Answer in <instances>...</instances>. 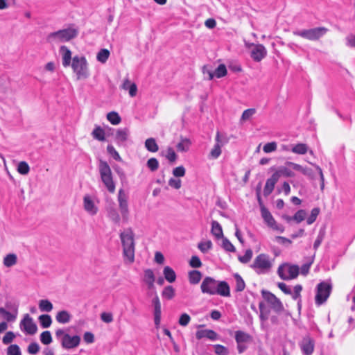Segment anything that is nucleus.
<instances>
[{
	"instance_id": "1",
	"label": "nucleus",
	"mask_w": 355,
	"mask_h": 355,
	"mask_svg": "<svg viewBox=\"0 0 355 355\" xmlns=\"http://www.w3.org/2000/svg\"><path fill=\"white\" fill-rule=\"evenodd\" d=\"M201 291L211 295H219L223 297L230 296V288L225 281H217L212 277H206L200 286Z\"/></svg>"
},
{
	"instance_id": "2",
	"label": "nucleus",
	"mask_w": 355,
	"mask_h": 355,
	"mask_svg": "<svg viewBox=\"0 0 355 355\" xmlns=\"http://www.w3.org/2000/svg\"><path fill=\"white\" fill-rule=\"evenodd\" d=\"M125 261L132 263L135 261V234L131 228H128L120 234Z\"/></svg>"
},
{
	"instance_id": "3",
	"label": "nucleus",
	"mask_w": 355,
	"mask_h": 355,
	"mask_svg": "<svg viewBox=\"0 0 355 355\" xmlns=\"http://www.w3.org/2000/svg\"><path fill=\"white\" fill-rule=\"evenodd\" d=\"M77 35L78 31L76 29L69 28L51 33L47 36L46 40L52 44L65 42L76 37Z\"/></svg>"
},
{
	"instance_id": "4",
	"label": "nucleus",
	"mask_w": 355,
	"mask_h": 355,
	"mask_svg": "<svg viewBox=\"0 0 355 355\" xmlns=\"http://www.w3.org/2000/svg\"><path fill=\"white\" fill-rule=\"evenodd\" d=\"M272 267V261L270 257L264 253L257 256L254 259L250 268L253 269L257 274H266L270 271Z\"/></svg>"
},
{
	"instance_id": "5",
	"label": "nucleus",
	"mask_w": 355,
	"mask_h": 355,
	"mask_svg": "<svg viewBox=\"0 0 355 355\" xmlns=\"http://www.w3.org/2000/svg\"><path fill=\"white\" fill-rule=\"evenodd\" d=\"M101 179L108 191L113 193L115 191V184L113 181L112 173L107 162L101 159L98 165Z\"/></svg>"
},
{
	"instance_id": "6",
	"label": "nucleus",
	"mask_w": 355,
	"mask_h": 355,
	"mask_svg": "<svg viewBox=\"0 0 355 355\" xmlns=\"http://www.w3.org/2000/svg\"><path fill=\"white\" fill-rule=\"evenodd\" d=\"M71 67L77 76V79H86L89 76L87 62L85 57L74 56L72 60Z\"/></svg>"
},
{
	"instance_id": "7",
	"label": "nucleus",
	"mask_w": 355,
	"mask_h": 355,
	"mask_svg": "<svg viewBox=\"0 0 355 355\" xmlns=\"http://www.w3.org/2000/svg\"><path fill=\"white\" fill-rule=\"evenodd\" d=\"M327 31V28L324 27H316L302 31H295L293 34L309 40H318L324 35Z\"/></svg>"
},
{
	"instance_id": "8",
	"label": "nucleus",
	"mask_w": 355,
	"mask_h": 355,
	"mask_svg": "<svg viewBox=\"0 0 355 355\" xmlns=\"http://www.w3.org/2000/svg\"><path fill=\"white\" fill-rule=\"evenodd\" d=\"M300 272V268L297 265L283 263L277 269L279 277L283 280H290L296 278Z\"/></svg>"
},
{
	"instance_id": "9",
	"label": "nucleus",
	"mask_w": 355,
	"mask_h": 355,
	"mask_svg": "<svg viewBox=\"0 0 355 355\" xmlns=\"http://www.w3.org/2000/svg\"><path fill=\"white\" fill-rule=\"evenodd\" d=\"M128 197L123 189H120L117 195V201L121 218L124 222L129 219Z\"/></svg>"
},
{
	"instance_id": "10",
	"label": "nucleus",
	"mask_w": 355,
	"mask_h": 355,
	"mask_svg": "<svg viewBox=\"0 0 355 355\" xmlns=\"http://www.w3.org/2000/svg\"><path fill=\"white\" fill-rule=\"evenodd\" d=\"M331 291V285L329 283L322 282L317 286V293L315 300L318 306L322 304L327 301Z\"/></svg>"
},
{
	"instance_id": "11",
	"label": "nucleus",
	"mask_w": 355,
	"mask_h": 355,
	"mask_svg": "<svg viewBox=\"0 0 355 355\" xmlns=\"http://www.w3.org/2000/svg\"><path fill=\"white\" fill-rule=\"evenodd\" d=\"M261 294L263 299L270 304L271 308L275 312L279 313L284 311L282 302L273 293L270 291L263 290L261 291Z\"/></svg>"
},
{
	"instance_id": "12",
	"label": "nucleus",
	"mask_w": 355,
	"mask_h": 355,
	"mask_svg": "<svg viewBox=\"0 0 355 355\" xmlns=\"http://www.w3.org/2000/svg\"><path fill=\"white\" fill-rule=\"evenodd\" d=\"M19 326L21 329L27 334L34 335L37 331L36 324L28 314L24 315V318L20 322Z\"/></svg>"
},
{
	"instance_id": "13",
	"label": "nucleus",
	"mask_w": 355,
	"mask_h": 355,
	"mask_svg": "<svg viewBox=\"0 0 355 355\" xmlns=\"http://www.w3.org/2000/svg\"><path fill=\"white\" fill-rule=\"evenodd\" d=\"M250 47L252 48L250 56L255 62H260L267 55V50L262 44H251Z\"/></svg>"
},
{
	"instance_id": "14",
	"label": "nucleus",
	"mask_w": 355,
	"mask_h": 355,
	"mask_svg": "<svg viewBox=\"0 0 355 355\" xmlns=\"http://www.w3.org/2000/svg\"><path fill=\"white\" fill-rule=\"evenodd\" d=\"M80 338L79 336H71L69 334L64 335L61 338V345L64 349H72L79 345Z\"/></svg>"
},
{
	"instance_id": "15",
	"label": "nucleus",
	"mask_w": 355,
	"mask_h": 355,
	"mask_svg": "<svg viewBox=\"0 0 355 355\" xmlns=\"http://www.w3.org/2000/svg\"><path fill=\"white\" fill-rule=\"evenodd\" d=\"M106 212L110 220L116 225H119L121 221V216L119 211L115 207V204L112 202L106 207Z\"/></svg>"
},
{
	"instance_id": "16",
	"label": "nucleus",
	"mask_w": 355,
	"mask_h": 355,
	"mask_svg": "<svg viewBox=\"0 0 355 355\" xmlns=\"http://www.w3.org/2000/svg\"><path fill=\"white\" fill-rule=\"evenodd\" d=\"M261 216L263 218L264 221L268 224V225L272 227L274 230H279L280 232H283V229H279L278 226L276 224V222L271 215L270 212L266 209L264 206H261Z\"/></svg>"
},
{
	"instance_id": "17",
	"label": "nucleus",
	"mask_w": 355,
	"mask_h": 355,
	"mask_svg": "<svg viewBox=\"0 0 355 355\" xmlns=\"http://www.w3.org/2000/svg\"><path fill=\"white\" fill-rule=\"evenodd\" d=\"M304 355H311L314 350V340L309 336L303 338L300 344Z\"/></svg>"
},
{
	"instance_id": "18",
	"label": "nucleus",
	"mask_w": 355,
	"mask_h": 355,
	"mask_svg": "<svg viewBox=\"0 0 355 355\" xmlns=\"http://www.w3.org/2000/svg\"><path fill=\"white\" fill-rule=\"evenodd\" d=\"M83 207L85 210L92 216L96 215L98 211V207L89 195H85L83 198Z\"/></svg>"
},
{
	"instance_id": "19",
	"label": "nucleus",
	"mask_w": 355,
	"mask_h": 355,
	"mask_svg": "<svg viewBox=\"0 0 355 355\" xmlns=\"http://www.w3.org/2000/svg\"><path fill=\"white\" fill-rule=\"evenodd\" d=\"M153 305L154 306V322L155 325L157 329L159 327L160 322H161V304L159 299L157 295H155V297L153 298Z\"/></svg>"
},
{
	"instance_id": "20",
	"label": "nucleus",
	"mask_w": 355,
	"mask_h": 355,
	"mask_svg": "<svg viewBox=\"0 0 355 355\" xmlns=\"http://www.w3.org/2000/svg\"><path fill=\"white\" fill-rule=\"evenodd\" d=\"M288 166H281L278 167V168L275 171L272 175L277 179L278 181L281 177L285 178H293L295 174L293 171H292L288 167Z\"/></svg>"
},
{
	"instance_id": "21",
	"label": "nucleus",
	"mask_w": 355,
	"mask_h": 355,
	"mask_svg": "<svg viewBox=\"0 0 355 355\" xmlns=\"http://www.w3.org/2000/svg\"><path fill=\"white\" fill-rule=\"evenodd\" d=\"M60 52L62 55V62L64 67H69L71 64V52L65 46H62L60 49Z\"/></svg>"
},
{
	"instance_id": "22",
	"label": "nucleus",
	"mask_w": 355,
	"mask_h": 355,
	"mask_svg": "<svg viewBox=\"0 0 355 355\" xmlns=\"http://www.w3.org/2000/svg\"><path fill=\"white\" fill-rule=\"evenodd\" d=\"M196 338L200 340L202 338H207L211 340L217 339V334L211 329L198 330L196 334Z\"/></svg>"
},
{
	"instance_id": "23",
	"label": "nucleus",
	"mask_w": 355,
	"mask_h": 355,
	"mask_svg": "<svg viewBox=\"0 0 355 355\" xmlns=\"http://www.w3.org/2000/svg\"><path fill=\"white\" fill-rule=\"evenodd\" d=\"M155 277L151 269H146L144 271V282L147 284L148 289L154 288Z\"/></svg>"
},
{
	"instance_id": "24",
	"label": "nucleus",
	"mask_w": 355,
	"mask_h": 355,
	"mask_svg": "<svg viewBox=\"0 0 355 355\" xmlns=\"http://www.w3.org/2000/svg\"><path fill=\"white\" fill-rule=\"evenodd\" d=\"M0 313L3 315L7 322H14L17 316L18 307H14V312H9L5 308L0 307Z\"/></svg>"
},
{
	"instance_id": "25",
	"label": "nucleus",
	"mask_w": 355,
	"mask_h": 355,
	"mask_svg": "<svg viewBox=\"0 0 355 355\" xmlns=\"http://www.w3.org/2000/svg\"><path fill=\"white\" fill-rule=\"evenodd\" d=\"M130 132L128 128H119L116 132L115 140L117 144L123 143L127 141Z\"/></svg>"
},
{
	"instance_id": "26",
	"label": "nucleus",
	"mask_w": 355,
	"mask_h": 355,
	"mask_svg": "<svg viewBox=\"0 0 355 355\" xmlns=\"http://www.w3.org/2000/svg\"><path fill=\"white\" fill-rule=\"evenodd\" d=\"M277 182V179L272 175L270 178H268L266 180V185L263 189V195L265 196H269L272 192Z\"/></svg>"
},
{
	"instance_id": "27",
	"label": "nucleus",
	"mask_w": 355,
	"mask_h": 355,
	"mask_svg": "<svg viewBox=\"0 0 355 355\" xmlns=\"http://www.w3.org/2000/svg\"><path fill=\"white\" fill-rule=\"evenodd\" d=\"M235 340L236 343H249L252 341V336L242 331H236L235 333Z\"/></svg>"
},
{
	"instance_id": "28",
	"label": "nucleus",
	"mask_w": 355,
	"mask_h": 355,
	"mask_svg": "<svg viewBox=\"0 0 355 355\" xmlns=\"http://www.w3.org/2000/svg\"><path fill=\"white\" fill-rule=\"evenodd\" d=\"M211 232L216 239L223 238L222 227L219 223L216 220L211 222Z\"/></svg>"
},
{
	"instance_id": "29",
	"label": "nucleus",
	"mask_w": 355,
	"mask_h": 355,
	"mask_svg": "<svg viewBox=\"0 0 355 355\" xmlns=\"http://www.w3.org/2000/svg\"><path fill=\"white\" fill-rule=\"evenodd\" d=\"M71 317L68 311L63 310L57 313L55 318L59 323L65 324L70 321Z\"/></svg>"
},
{
	"instance_id": "30",
	"label": "nucleus",
	"mask_w": 355,
	"mask_h": 355,
	"mask_svg": "<svg viewBox=\"0 0 355 355\" xmlns=\"http://www.w3.org/2000/svg\"><path fill=\"white\" fill-rule=\"evenodd\" d=\"M163 274L164 278L170 283L174 282L176 279V274L175 271L169 266L164 267Z\"/></svg>"
},
{
	"instance_id": "31",
	"label": "nucleus",
	"mask_w": 355,
	"mask_h": 355,
	"mask_svg": "<svg viewBox=\"0 0 355 355\" xmlns=\"http://www.w3.org/2000/svg\"><path fill=\"white\" fill-rule=\"evenodd\" d=\"M145 148L151 153H156L159 150V146L153 137L148 138L145 141Z\"/></svg>"
},
{
	"instance_id": "32",
	"label": "nucleus",
	"mask_w": 355,
	"mask_h": 355,
	"mask_svg": "<svg viewBox=\"0 0 355 355\" xmlns=\"http://www.w3.org/2000/svg\"><path fill=\"white\" fill-rule=\"evenodd\" d=\"M17 257L14 253L7 254L3 259V264L6 267L10 268L17 263Z\"/></svg>"
},
{
	"instance_id": "33",
	"label": "nucleus",
	"mask_w": 355,
	"mask_h": 355,
	"mask_svg": "<svg viewBox=\"0 0 355 355\" xmlns=\"http://www.w3.org/2000/svg\"><path fill=\"white\" fill-rule=\"evenodd\" d=\"M202 278V273L199 270H191L189 272V280L191 284H197Z\"/></svg>"
},
{
	"instance_id": "34",
	"label": "nucleus",
	"mask_w": 355,
	"mask_h": 355,
	"mask_svg": "<svg viewBox=\"0 0 355 355\" xmlns=\"http://www.w3.org/2000/svg\"><path fill=\"white\" fill-rule=\"evenodd\" d=\"M92 135L98 141H103L105 140V131L101 126H96L92 132Z\"/></svg>"
},
{
	"instance_id": "35",
	"label": "nucleus",
	"mask_w": 355,
	"mask_h": 355,
	"mask_svg": "<svg viewBox=\"0 0 355 355\" xmlns=\"http://www.w3.org/2000/svg\"><path fill=\"white\" fill-rule=\"evenodd\" d=\"M291 151L295 154L304 155L309 151V148L306 144L300 143L295 145L292 148Z\"/></svg>"
},
{
	"instance_id": "36",
	"label": "nucleus",
	"mask_w": 355,
	"mask_h": 355,
	"mask_svg": "<svg viewBox=\"0 0 355 355\" xmlns=\"http://www.w3.org/2000/svg\"><path fill=\"white\" fill-rule=\"evenodd\" d=\"M191 146V141L187 138H181V141L177 144L176 148L178 151L187 152Z\"/></svg>"
},
{
	"instance_id": "37",
	"label": "nucleus",
	"mask_w": 355,
	"mask_h": 355,
	"mask_svg": "<svg viewBox=\"0 0 355 355\" xmlns=\"http://www.w3.org/2000/svg\"><path fill=\"white\" fill-rule=\"evenodd\" d=\"M53 308L52 303L48 300H41L39 302V309L41 311L50 312Z\"/></svg>"
},
{
	"instance_id": "38",
	"label": "nucleus",
	"mask_w": 355,
	"mask_h": 355,
	"mask_svg": "<svg viewBox=\"0 0 355 355\" xmlns=\"http://www.w3.org/2000/svg\"><path fill=\"white\" fill-rule=\"evenodd\" d=\"M235 281H236V291L241 292L245 289V284L243 278L238 273L234 274V275Z\"/></svg>"
},
{
	"instance_id": "39",
	"label": "nucleus",
	"mask_w": 355,
	"mask_h": 355,
	"mask_svg": "<svg viewBox=\"0 0 355 355\" xmlns=\"http://www.w3.org/2000/svg\"><path fill=\"white\" fill-rule=\"evenodd\" d=\"M162 296L166 300H171L175 296V289L172 286H166L162 292Z\"/></svg>"
},
{
	"instance_id": "40",
	"label": "nucleus",
	"mask_w": 355,
	"mask_h": 355,
	"mask_svg": "<svg viewBox=\"0 0 355 355\" xmlns=\"http://www.w3.org/2000/svg\"><path fill=\"white\" fill-rule=\"evenodd\" d=\"M227 71L226 67L223 64H220L218 67L214 71V77H216L218 78H223L227 75Z\"/></svg>"
},
{
	"instance_id": "41",
	"label": "nucleus",
	"mask_w": 355,
	"mask_h": 355,
	"mask_svg": "<svg viewBox=\"0 0 355 355\" xmlns=\"http://www.w3.org/2000/svg\"><path fill=\"white\" fill-rule=\"evenodd\" d=\"M107 119L113 125H118L121 121L119 114L114 111L107 114Z\"/></svg>"
},
{
	"instance_id": "42",
	"label": "nucleus",
	"mask_w": 355,
	"mask_h": 355,
	"mask_svg": "<svg viewBox=\"0 0 355 355\" xmlns=\"http://www.w3.org/2000/svg\"><path fill=\"white\" fill-rule=\"evenodd\" d=\"M38 319H39L40 325L43 328L49 327L52 323V320H51V316L47 314L41 315Z\"/></svg>"
},
{
	"instance_id": "43",
	"label": "nucleus",
	"mask_w": 355,
	"mask_h": 355,
	"mask_svg": "<svg viewBox=\"0 0 355 355\" xmlns=\"http://www.w3.org/2000/svg\"><path fill=\"white\" fill-rule=\"evenodd\" d=\"M110 56V51L106 49H103L97 53V60L101 63H105Z\"/></svg>"
},
{
	"instance_id": "44",
	"label": "nucleus",
	"mask_w": 355,
	"mask_h": 355,
	"mask_svg": "<svg viewBox=\"0 0 355 355\" xmlns=\"http://www.w3.org/2000/svg\"><path fill=\"white\" fill-rule=\"evenodd\" d=\"M255 113L256 110L254 108L245 110L241 115L240 121L243 122L249 120Z\"/></svg>"
},
{
	"instance_id": "45",
	"label": "nucleus",
	"mask_w": 355,
	"mask_h": 355,
	"mask_svg": "<svg viewBox=\"0 0 355 355\" xmlns=\"http://www.w3.org/2000/svg\"><path fill=\"white\" fill-rule=\"evenodd\" d=\"M40 341L44 345H49L52 342V336L49 331H43L40 335Z\"/></svg>"
},
{
	"instance_id": "46",
	"label": "nucleus",
	"mask_w": 355,
	"mask_h": 355,
	"mask_svg": "<svg viewBox=\"0 0 355 355\" xmlns=\"http://www.w3.org/2000/svg\"><path fill=\"white\" fill-rule=\"evenodd\" d=\"M198 249L202 253H207L212 248V243L211 241H207L205 242H200L198 245Z\"/></svg>"
},
{
	"instance_id": "47",
	"label": "nucleus",
	"mask_w": 355,
	"mask_h": 355,
	"mask_svg": "<svg viewBox=\"0 0 355 355\" xmlns=\"http://www.w3.org/2000/svg\"><path fill=\"white\" fill-rule=\"evenodd\" d=\"M146 166L151 171L153 172L158 169L159 162L156 158L152 157L147 161Z\"/></svg>"
},
{
	"instance_id": "48",
	"label": "nucleus",
	"mask_w": 355,
	"mask_h": 355,
	"mask_svg": "<svg viewBox=\"0 0 355 355\" xmlns=\"http://www.w3.org/2000/svg\"><path fill=\"white\" fill-rule=\"evenodd\" d=\"M17 171L21 175H26L30 171V167L26 162L22 161L19 163Z\"/></svg>"
},
{
	"instance_id": "49",
	"label": "nucleus",
	"mask_w": 355,
	"mask_h": 355,
	"mask_svg": "<svg viewBox=\"0 0 355 355\" xmlns=\"http://www.w3.org/2000/svg\"><path fill=\"white\" fill-rule=\"evenodd\" d=\"M252 254H253L252 250L251 249H248V250H246L245 254L243 256L239 257V260L242 263H247L252 259Z\"/></svg>"
},
{
	"instance_id": "50",
	"label": "nucleus",
	"mask_w": 355,
	"mask_h": 355,
	"mask_svg": "<svg viewBox=\"0 0 355 355\" xmlns=\"http://www.w3.org/2000/svg\"><path fill=\"white\" fill-rule=\"evenodd\" d=\"M221 146L215 144L214 148L210 151L209 157L211 159H217L221 154Z\"/></svg>"
},
{
	"instance_id": "51",
	"label": "nucleus",
	"mask_w": 355,
	"mask_h": 355,
	"mask_svg": "<svg viewBox=\"0 0 355 355\" xmlns=\"http://www.w3.org/2000/svg\"><path fill=\"white\" fill-rule=\"evenodd\" d=\"M214 347L217 355H228L230 353L228 349L223 345L217 344L214 345Z\"/></svg>"
},
{
	"instance_id": "52",
	"label": "nucleus",
	"mask_w": 355,
	"mask_h": 355,
	"mask_svg": "<svg viewBox=\"0 0 355 355\" xmlns=\"http://www.w3.org/2000/svg\"><path fill=\"white\" fill-rule=\"evenodd\" d=\"M320 213V209L318 207L313 208L311 210V215L308 217L306 220V223L308 225H311L315 222V220L317 218V216H318Z\"/></svg>"
},
{
	"instance_id": "53",
	"label": "nucleus",
	"mask_w": 355,
	"mask_h": 355,
	"mask_svg": "<svg viewBox=\"0 0 355 355\" xmlns=\"http://www.w3.org/2000/svg\"><path fill=\"white\" fill-rule=\"evenodd\" d=\"M107 153L112 155V157L116 161H121V157L119 155V153L115 150L113 146L108 145L107 146Z\"/></svg>"
},
{
	"instance_id": "54",
	"label": "nucleus",
	"mask_w": 355,
	"mask_h": 355,
	"mask_svg": "<svg viewBox=\"0 0 355 355\" xmlns=\"http://www.w3.org/2000/svg\"><path fill=\"white\" fill-rule=\"evenodd\" d=\"M7 355H21L20 348L17 345H11L7 349Z\"/></svg>"
},
{
	"instance_id": "55",
	"label": "nucleus",
	"mask_w": 355,
	"mask_h": 355,
	"mask_svg": "<svg viewBox=\"0 0 355 355\" xmlns=\"http://www.w3.org/2000/svg\"><path fill=\"white\" fill-rule=\"evenodd\" d=\"M306 215V211L303 209H300L295 214L293 220L296 221V223H300L304 220Z\"/></svg>"
},
{
	"instance_id": "56",
	"label": "nucleus",
	"mask_w": 355,
	"mask_h": 355,
	"mask_svg": "<svg viewBox=\"0 0 355 355\" xmlns=\"http://www.w3.org/2000/svg\"><path fill=\"white\" fill-rule=\"evenodd\" d=\"M223 248L228 252H234L236 251L235 247L232 244V243L227 239L223 238Z\"/></svg>"
},
{
	"instance_id": "57",
	"label": "nucleus",
	"mask_w": 355,
	"mask_h": 355,
	"mask_svg": "<svg viewBox=\"0 0 355 355\" xmlns=\"http://www.w3.org/2000/svg\"><path fill=\"white\" fill-rule=\"evenodd\" d=\"M202 71L204 75L207 74L208 77L207 79L211 80L214 78V70L212 69V67L211 65L207 64L203 66L202 69Z\"/></svg>"
},
{
	"instance_id": "58",
	"label": "nucleus",
	"mask_w": 355,
	"mask_h": 355,
	"mask_svg": "<svg viewBox=\"0 0 355 355\" xmlns=\"http://www.w3.org/2000/svg\"><path fill=\"white\" fill-rule=\"evenodd\" d=\"M216 144H218L219 146H223L225 144L228 142V139L225 136H223L220 135V132H216Z\"/></svg>"
},
{
	"instance_id": "59",
	"label": "nucleus",
	"mask_w": 355,
	"mask_h": 355,
	"mask_svg": "<svg viewBox=\"0 0 355 355\" xmlns=\"http://www.w3.org/2000/svg\"><path fill=\"white\" fill-rule=\"evenodd\" d=\"M15 338V335L12 331H8L3 337L2 342L5 345H8L12 342Z\"/></svg>"
},
{
	"instance_id": "60",
	"label": "nucleus",
	"mask_w": 355,
	"mask_h": 355,
	"mask_svg": "<svg viewBox=\"0 0 355 355\" xmlns=\"http://www.w3.org/2000/svg\"><path fill=\"white\" fill-rule=\"evenodd\" d=\"M191 320V317L187 313H182L178 320V323L182 327H186L188 325Z\"/></svg>"
},
{
	"instance_id": "61",
	"label": "nucleus",
	"mask_w": 355,
	"mask_h": 355,
	"mask_svg": "<svg viewBox=\"0 0 355 355\" xmlns=\"http://www.w3.org/2000/svg\"><path fill=\"white\" fill-rule=\"evenodd\" d=\"M40 349L38 343L33 342L28 345L27 351L30 354H36L39 352Z\"/></svg>"
},
{
	"instance_id": "62",
	"label": "nucleus",
	"mask_w": 355,
	"mask_h": 355,
	"mask_svg": "<svg viewBox=\"0 0 355 355\" xmlns=\"http://www.w3.org/2000/svg\"><path fill=\"white\" fill-rule=\"evenodd\" d=\"M166 157L170 162L173 163L177 159L178 156L173 149L169 147L167 149Z\"/></svg>"
},
{
	"instance_id": "63",
	"label": "nucleus",
	"mask_w": 355,
	"mask_h": 355,
	"mask_svg": "<svg viewBox=\"0 0 355 355\" xmlns=\"http://www.w3.org/2000/svg\"><path fill=\"white\" fill-rule=\"evenodd\" d=\"M277 144L275 142H269L264 145L263 150L265 153H269L276 150Z\"/></svg>"
},
{
	"instance_id": "64",
	"label": "nucleus",
	"mask_w": 355,
	"mask_h": 355,
	"mask_svg": "<svg viewBox=\"0 0 355 355\" xmlns=\"http://www.w3.org/2000/svg\"><path fill=\"white\" fill-rule=\"evenodd\" d=\"M186 173L185 168L182 166H178L173 170V175L175 177L180 178L184 176Z\"/></svg>"
}]
</instances>
